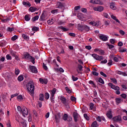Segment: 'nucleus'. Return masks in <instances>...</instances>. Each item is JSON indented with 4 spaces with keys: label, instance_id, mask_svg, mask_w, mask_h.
Segmentation results:
<instances>
[{
    "label": "nucleus",
    "instance_id": "2f4dec72",
    "mask_svg": "<svg viewBox=\"0 0 127 127\" xmlns=\"http://www.w3.org/2000/svg\"><path fill=\"white\" fill-rule=\"evenodd\" d=\"M60 29H62V30H63V31H68V29L63 27V26H60L59 27Z\"/></svg>",
    "mask_w": 127,
    "mask_h": 127
},
{
    "label": "nucleus",
    "instance_id": "864d4df0",
    "mask_svg": "<svg viewBox=\"0 0 127 127\" xmlns=\"http://www.w3.org/2000/svg\"><path fill=\"white\" fill-rule=\"evenodd\" d=\"M96 120L98 122H99V123H101V122H102V118L100 116H98L97 118H96Z\"/></svg>",
    "mask_w": 127,
    "mask_h": 127
},
{
    "label": "nucleus",
    "instance_id": "393cba45",
    "mask_svg": "<svg viewBox=\"0 0 127 127\" xmlns=\"http://www.w3.org/2000/svg\"><path fill=\"white\" fill-rule=\"evenodd\" d=\"M26 21H29L30 20V15L29 14H26L24 17Z\"/></svg>",
    "mask_w": 127,
    "mask_h": 127
},
{
    "label": "nucleus",
    "instance_id": "e2e57ef3",
    "mask_svg": "<svg viewBox=\"0 0 127 127\" xmlns=\"http://www.w3.org/2000/svg\"><path fill=\"white\" fill-rule=\"evenodd\" d=\"M121 96L122 97V98H123V99H126L127 98V94H125V93H123V94H122L121 95Z\"/></svg>",
    "mask_w": 127,
    "mask_h": 127
},
{
    "label": "nucleus",
    "instance_id": "338daca9",
    "mask_svg": "<svg viewBox=\"0 0 127 127\" xmlns=\"http://www.w3.org/2000/svg\"><path fill=\"white\" fill-rule=\"evenodd\" d=\"M90 108L91 110H93V109H94V103H91L90 104Z\"/></svg>",
    "mask_w": 127,
    "mask_h": 127
},
{
    "label": "nucleus",
    "instance_id": "774afa93",
    "mask_svg": "<svg viewBox=\"0 0 127 127\" xmlns=\"http://www.w3.org/2000/svg\"><path fill=\"white\" fill-rule=\"evenodd\" d=\"M70 100L72 102H75V101H76V97H74V96H71Z\"/></svg>",
    "mask_w": 127,
    "mask_h": 127
},
{
    "label": "nucleus",
    "instance_id": "c756f323",
    "mask_svg": "<svg viewBox=\"0 0 127 127\" xmlns=\"http://www.w3.org/2000/svg\"><path fill=\"white\" fill-rule=\"evenodd\" d=\"M96 4H100L102 5L104 4V2H103L101 0H96Z\"/></svg>",
    "mask_w": 127,
    "mask_h": 127
},
{
    "label": "nucleus",
    "instance_id": "1a4fd4ad",
    "mask_svg": "<svg viewBox=\"0 0 127 127\" xmlns=\"http://www.w3.org/2000/svg\"><path fill=\"white\" fill-rule=\"evenodd\" d=\"M113 121L116 123H119L122 121V116L121 115L115 116L113 118Z\"/></svg>",
    "mask_w": 127,
    "mask_h": 127
},
{
    "label": "nucleus",
    "instance_id": "2eb2a0df",
    "mask_svg": "<svg viewBox=\"0 0 127 127\" xmlns=\"http://www.w3.org/2000/svg\"><path fill=\"white\" fill-rule=\"evenodd\" d=\"M39 81L40 82V83H41V84H45V85H46L47 83H48V80L46 78L42 79L41 78H40Z\"/></svg>",
    "mask_w": 127,
    "mask_h": 127
},
{
    "label": "nucleus",
    "instance_id": "4d7b16f0",
    "mask_svg": "<svg viewBox=\"0 0 127 127\" xmlns=\"http://www.w3.org/2000/svg\"><path fill=\"white\" fill-rule=\"evenodd\" d=\"M107 46H108L109 49H113L115 46L113 45H110L109 44H107Z\"/></svg>",
    "mask_w": 127,
    "mask_h": 127
},
{
    "label": "nucleus",
    "instance_id": "0e129e2a",
    "mask_svg": "<svg viewBox=\"0 0 127 127\" xmlns=\"http://www.w3.org/2000/svg\"><path fill=\"white\" fill-rule=\"evenodd\" d=\"M81 11L82 12H83V13H86L87 9H86V8H82L81 9Z\"/></svg>",
    "mask_w": 127,
    "mask_h": 127
},
{
    "label": "nucleus",
    "instance_id": "bf43d9fd",
    "mask_svg": "<svg viewBox=\"0 0 127 127\" xmlns=\"http://www.w3.org/2000/svg\"><path fill=\"white\" fill-rule=\"evenodd\" d=\"M78 68L79 71H82L83 70V66L81 64H78Z\"/></svg>",
    "mask_w": 127,
    "mask_h": 127
},
{
    "label": "nucleus",
    "instance_id": "9d476101",
    "mask_svg": "<svg viewBox=\"0 0 127 127\" xmlns=\"http://www.w3.org/2000/svg\"><path fill=\"white\" fill-rule=\"evenodd\" d=\"M21 114H22L23 117H25V115L26 116L28 115V111L27 110V108H26V107H23L22 108Z\"/></svg>",
    "mask_w": 127,
    "mask_h": 127
},
{
    "label": "nucleus",
    "instance_id": "09e8293b",
    "mask_svg": "<svg viewBox=\"0 0 127 127\" xmlns=\"http://www.w3.org/2000/svg\"><path fill=\"white\" fill-rule=\"evenodd\" d=\"M121 53H124V52H127V49H122L119 51Z\"/></svg>",
    "mask_w": 127,
    "mask_h": 127
},
{
    "label": "nucleus",
    "instance_id": "72a5a7b5",
    "mask_svg": "<svg viewBox=\"0 0 127 127\" xmlns=\"http://www.w3.org/2000/svg\"><path fill=\"white\" fill-rule=\"evenodd\" d=\"M68 115L67 114H64V116H63L64 121H67V120L68 119Z\"/></svg>",
    "mask_w": 127,
    "mask_h": 127
},
{
    "label": "nucleus",
    "instance_id": "69168bd1",
    "mask_svg": "<svg viewBox=\"0 0 127 127\" xmlns=\"http://www.w3.org/2000/svg\"><path fill=\"white\" fill-rule=\"evenodd\" d=\"M92 74L94 75V76H99V73L96 71H92Z\"/></svg>",
    "mask_w": 127,
    "mask_h": 127
},
{
    "label": "nucleus",
    "instance_id": "f704fd0d",
    "mask_svg": "<svg viewBox=\"0 0 127 127\" xmlns=\"http://www.w3.org/2000/svg\"><path fill=\"white\" fill-rule=\"evenodd\" d=\"M20 72V70L18 68H15V75H18L19 73Z\"/></svg>",
    "mask_w": 127,
    "mask_h": 127
},
{
    "label": "nucleus",
    "instance_id": "f8f14e48",
    "mask_svg": "<svg viewBox=\"0 0 127 127\" xmlns=\"http://www.w3.org/2000/svg\"><path fill=\"white\" fill-rule=\"evenodd\" d=\"M106 116L107 118H108V119H110V120L111 119L113 118V111H112V110L110 109L107 111L106 113Z\"/></svg>",
    "mask_w": 127,
    "mask_h": 127
},
{
    "label": "nucleus",
    "instance_id": "f3484780",
    "mask_svg": "<svg viewBox=\"0 0 127 127\" xmlns=\"http://www.w3.org/2000/svg\"><path fill=\"white\" fill-rule=\"evenodd\" d=\"M58 8H63L65 6V3H62L61 2H58L57 3Z\"/></svg>",
    "mask_w": 127,
    "mask_h": 127
},
{
    "label": "nucleus",
    "instance_id": "de8ad7c7",
    "mask_svg": "<svg viewBox=\"0 0 127 127\" xmlns=\"http://www.w3.org/2000/svg\"><path fill=\"white\" fill-rule=\"evenodd\" d=\"M7 31H10V32H11V31H13L14 30V28H10V27H8L7 28Z\"/></svg>",
    "mask_w": 127,
    "mask_h": 127
},
{
    "label": "nucleus",
    "instance_id": "5701e85b",
    "mask_svg": "<svg viewBox=\"0 0 127 127\" xmlns=\"http://www.w3.org/2000/svg\"><path fill=\"white\" fill-rule=\"evenodd\" d=\"M22 4L23 5H25V6H31V4H30V2L27 1H23Z\"/></svg>",
    "mask_w": 127,
    "mask_h": 127
},
{
    "label": "nucleus",
    "instance_id": "7c9ffc66",
    "mask_svg": "<svg viewBox=\"0 0 127 127\" xmlns=\"http://www.w3.org/2000/svg\"><path fill=\"white\" fill-rule=\"evenodd\" d=\"M110 23H111V22L109 20H105L104 21V24L106 25V26H109V25H110Z\"/></svg>",
    "mask_w": 127,
    "mask_h": 127
},
{
    "label": "nucleus",
    "instance_id": "0eeeda50",
    "mask_svg": "<svg viewBox=\"0 0 127 127\" xmlns=\"http://www.w3.org/2000/svg\"><path fill=\"white\" fill-rule=\"evenodd\" d=\"M47 18H48L47 12L45 11V12H43L42 15H41L40 20V21H43L46 19H47Z\"/></svg>",
    "mask_w": 127,
    "mask_h": 127
},
{
    "label": "nucleus",
    "instance_id": "680f3d73",
    "mask_svg": "<svg viewBox=\"0 0 127 127\" xmlns=\"http://www.w3.org/2000/svg\"><path fill=\"white\" fill-rule=\"evenodd\" d=\"M72 81H75L78 80V77H75L74 75H72Z\"/></svg>",
    "mask_w": 127,
    "mask_h": 127
},
{
    "label": "nucleus",
    "instance_id": "6ab92c4d",
    "mask_svg": "<svg viewBox=\"0 0 127 127\" xmlns=\"http://www.w3.org/2000/svg\"><path fill=\"white\" fill-rule=\"evenodd\" d=\"M77 28L79 30V31H83V30H84V25L79 24L78 25Z\"/></svg>",
    "mask_w": 127,
    "mask_h": 127
},
{
    "label": "nucleus",
    "instance_id": "5fc2aeb1",
    "mask_svg": "<svg viewBox=\"0 0 127 127\" xmlns=\"http://www.w3.org/2000/svg\"><path fill=\"white\" fill-rule=\"evenodd\" d=\"M17 110L18 112H20L21 113L22 112V109L21 108V107H20V106H18L17 108Z\"/></svg>",
    "mask_w": 127,
    "mask_h": 127
},
{
    "label": "nucleus",
    "instance_id": "a18cd8bd",
    "mask_svg": "<svg viewBox=\"0 0 127 127\" xmlns=\"http://www.w3.org/2000/svg\"><path fill=\"white\" fill-rule=\"evenodd\" d=\"M83 116H84V118H85V119H86L87 121L90 120V118H89V117H88V115L84 114H83Z\"/></svg>",
    "mask_w": 127,
    "mask_h": 127
},
{
    "label": "nucleus",
    "instance_id": "a19ab883",
    "mask_svg": "<svg viewBox=\"0 0 127 127\" xmlns=\"http://www.w3.org/2000/svg\"><path fill=\"white\" fill-rule=\"evenodd\" d=\"M33 31H38L39 30V28L38 27H34L32 28Z\"/></svg>",
    "mask_w": 127,
    "mask_h": 127
},
{
    "label": "nucleus",
    "instance_id": "f03ea898",
    "mask_svg": "<svg viewBox=\"0 0 127 127\" xmlns=\"http://www.w3.org/2000/svg\"><path fill=\"white\" fill-rule=\"evenodd\" d=\"M24 58L26 60H31L33 64H35V59L33 57L30 56L28 53H25L24 54Z\"/></svg>",
    "mask_w": 127,
    "mask_h": 127
},
{
    "label": "nucleus",
    "instance_id": "49530a36",
    "mask_svg": "<svg viewBox=\"0 0 127 127\" xmlns=\"http://www.w3.org/2000/svg\"><path fill=\"white\" fill-rule=\"evenodd\" d=\"M99 25H100V21H96V22H94V26L98 27V26H99Z\"/></svg>",
    "mask_w": 127,
    "mask_h": 127
},
{
    "label": "nucleus",
    "instance_id": "052dcab7",
    "mask_svg": "<svg viewBox=\"0 0 127 127\" xmlns=\"http://www.w3.org/2000/svg\"><path fill=\"white\" fill-rule=\"evenodd\" d=\"M123 71H119V70H117L116 71V73L118 74V75H123Z\"/></svg>",
    "mask_w": 127,
    "mask_h": 127
},
{
    "label": "nucleus",
    "instance_id": "473e14b6",
    "mask_svg": "<svg viewBox=\"0 0 127 127\" xmlns=\"http://www.w3.org/2000/svg\"><path fill=\"white\" fill-rule=\"evenodd\" d=\"M17 79L19 82H21V81H23V76L22 75H20L18 77Z\"/></svg>",
    "mask_w": 127,
    "mask_h": 127
},
{
    "label": "nucleus",
    "instance_id": "a211bd4d",
    "mask_svg": "<svg viewBox=\"0 0 127 127\" xmlns=\"http://www.w3.org/2000/svg\"><path fill=\"white\" fill-rule=\"evenodd\" d=\"M29 10L31 11V12H34V11H36V10H38V9L35 7H30L29 9Z\"/></svg>",
    "mask_w": 127,
    "mask_h": 127
},
{
    "label": "nucleus",
    "instance_id": "603ef678",
    "mask_svg": "<svg viewBox=\"0 0 127 127\" xmlns=\"http://www.w3.org/2000/svg\"><path fill=\"white\" fill-rule=\"evenodd\" d=\"M65 90L68 94H71V90L68 87H65Z\"/></svg>",
    "mask_w": 127,
    "mask_h": 127
},
{
    "label": "nucleus",
    "instance_id": "4c0bfd02",
    "mask_svg": "<svg viewBox=\"0 0 127 127\" xmlns=\"http://www.w3.org/2000/svg\"><path fill=\"white\" fill-rule=\"evenodd\" d=\"M103 15L105 17V18H110V16H109V15L108 13L106 12H104L103 13Z\"/></svg>",
    "mask_w": 127,
    "mask_h": 127
},
{
    "label": "nucleus",
    "instance_id": "a878e982",
    "mask_svg": "<svg viewBox=\"0 0 127 127\" xmlns=\"http://www.w3.org/2000/svg\"><path fill=\"white\" fill-rule=\"evenodd\" d=\"M38 18H39V16L38 15H36L35 17H34L32 19V21L33 22H34V21H36V20H38Z\"/></svg>",
    "mask_w": 127,
    "mask_h": 127
},
{
    "label": "nucleus",
    "instance_id": "c85d7f7f",
    "mask_svg": "<svg viewBox=\"0 0 127 127\" xmlns=\"http://www.w3.org/2000/svg\"><path fill=\"white\" fill-rule=\"evenodd\" d=\"M49 97H50V95H49V93L48 92H46L45 93V98L46 100H48L49 99Z\"/></svg>",
    "mask_w": 127,
    "mask_h": 127
},
{
    "label": "nucleus",
    "instance_id": "13d9d810",
    "mask_svg": "<svg viewBox=\"0 0 127 127\" xmlns=\"http://www.w3.org/2000/svg\"><path fill=\"white\" fill-rule=\"evenodd\" d=\"M58 12V9H54L51 11V13H53V14H54L55 13H57Z\"/></svg>",
    "mask_w": 127,
    "mask_h": 127
},
{
    "label": "nucleus",
    "instance_id": "4468645a",
    "mask_svg": "<svg viewBox=\"0 0 127 127\" xmlns=\"http://www.w3.org/2000/svg\"><path fill=\"white\" fill-rule=\"evenodd\" d=\"M60 100L61 101V102L63 104H64V105H65V106H66V105H67V101L65 97H64L63 96H61L60 97Z\"/></svg>",
    "mask_w": 127,
    "mask_h": 127
},
{
    "label": "nucleus",
    "instance_id": "cd10ccee",
    "mask_svg": "<svg viewBox=\"0 0 127 127\" xmlns=\"http://www.w3.org/2000/svg\"><path fill=\"white\" fill-rule=\"evenodd\" d=\"M39 100L40 101H44V95L43 94H40L39 95Z\"/></svg>",
    "mask_w": 127,
    "mask_h": 127
},
{
    "label": "nucleus",
    "instance_id": "f257e3e1",
    "mask_svg": "<svg viewBox=\"0 0 127 127\" xmlns=\"http://www.w3.org/2000/svg\"><path fill=\"white\" fill-rule=\"evenodd\" d=\"M27 89L28 92L30 95H33L34 94V90L35 87H34V83L32 80H30L26 85Z\"/></svg>",
    "mask_w": 127,
    "mask_h": 127
},
{
    "label": "nucleus",
    "instance_id": "412c9836",
    "mask_svg": "<svg viewBox=\"0 0 127 127\" xmlns=\"http://www.w3.org/2000/svg\"><path fill=\"white\" fill-rule=\"evenodd\" d=\"M83 30H85L86 32L90 31V27L88 26L87 25H84Z\"/></svg>",
    "mask_w": 127,
    "mask_h": 127
},
{
    "label": "nucleus",
    "instance_id": "3c124183",
    "mask_svg": "<svg viewBox=\"0 0 127 127\" xmlns=\"http://www.w3.org/2000/svg\"><path fill=\"white\" fill-rule=\"evenodd\" d=\"M6 58L7 60H11V59H12L11 56H10L9 54H7L6 56Z\"/></svg>",
    "mask_w": 127,
    "mask_h": 127
},
{
    "label": "nucleus",
    "instance_id": "58836bf2",
    "mask_svg": "<svg viewBox=\"0 0 127 127\" xmlns=\"http://www.w3.org/2000/svg\"><path fill=\"white\" fill-rule=\"evenodd\" d=\"M111 80L116 85H117V84H118V81H117V79L116 78H111Z\"/></svg>",
    "mask_w": 127,
    "mask_h": 127
},
{
    "label": "nucleus",
    "instance_id": "6e6552de",
    "mask_svg": "<svg viewBox=\"0 0 127 127\" xmlns=\"http://www.w3.org/2000/svg\"><path fill=\"white\" fill-rule=\"evenodd\" d=\"M55 119L56 120V122L57 124H58L59 122H60V120H61V113H58L55 115Z\"/></svg>",
    "mask_w": 127,
    "mask_h": 127
},
{
    "label": "nucleus",
    "instance_id": "ea45409f",
    "mask_svg": "<svg viewBox=\"0 0 127 127\" xmlns=\"http://www.w3.org/2000/svg\"><path fill=\"white\" fill-rule=\"evenodd\" d=\"M18 37H17V36L16 35H14V36H13L11 40H12V41H14L15 40H16V39H17Z\"/></svg>",
    "mask_w": 127,
    "mask_h": 127
},
{
    "label": "nucleus",
    "instance_id": "37998d69",
    "mask_svg": "<svg viewBox=\"0 0 127 127\" xmlns=\"http://www.w3.org/2000/svg\"><path fill=\"white\" fill-rule=\"evenodd\" d=\"M100 75H101L102 76H103L105 78H107V74L104 73V72H103V71H100Z\"/></svg>",
    "mask_w": 127,
    "mask_h": 127
},
{
    "label": "nucleus",
    "instance_id": "c9c22d12",
    "mask_svg": "<svg viewBox=\"0 0 127 127\" xmlns=\"http://www.w3.org/2000/svg\"><path fill=\"white\" fill-rule=\"evenodd\" d=\"M17 99L18 101H22L23 100V98L22 95H19L17 97Z\"/></svg>",
    "mask_w": 127,
    "mask_h": 127
},
{
    "label": "nucleus",
    "instance_id": "423d86ee",
    "mask_svg": "<svg viewBox=\"0 0 127 127\" xmlns=\"http://www.w3.org/2000/svg\"><path fill=\"white\" fill-rule=\"evenodd\" d=\"M91 56L95 59V60L101 61V60H103L104 59V57L102 56H99L97 54H91Z\"/></svg>",
    "mask_w": 127,
    "mask_h": 127
},
{
    "label": "nucleus",
    "instance_id": "b1692460",
    "mask_svg": "<svg viewBox=\"0 0 127 127\" xmlns=\"http://www.w3.org/2000/svg\"><path fill=\"white\" fill-rule=\"evenodd\" d=\"M99 124L97 123V121L93 122L91 124V127H98Z\"/></svg>",
    "mask_w": 127,
    "mask_h": 127
},
{
    "label": "nucleus",
    "instance_id": "aec40b11",
    "mask_svg": "<svg viewBox=\"0 0 127 127\" xmlns=\"http://www.w3.org/2000/svg\"><path fill=\"white\" fill-rule=\"evenodd\" d=\"M115 101L117 103V104H119L121 103H122L123 102V101H124V99H123V98H116Z\"/></svg>",
    "mask_w": 127,
    "mask_h": 127
},
{
    "label": "nucleus",
    "instance_id": "c03bdc74",
    "mask_svg": "<svg viewBox=\"0 0 127 127\" xmlns=\"http://www.w3.org/2000/svg\"><path fill=\"white\" fill-rule=\"evenodd\" d=\"M98 82H99V83H101V84H105L104 80H103L101 77H99L98 79Z\"/></svg>",
    "mask_w": 127,
    "mask_h": 127
},
{
    "label": "nucleus",
    "instance_id": "79ce46f5",
    "mask_svg": "<svg viewBox=\"0 0 127 127\" xmlns=\"http://www.w3.org/2000/svg\"><path fill=\"white\" fill-rule=\"evenodd\" d=\"M47 22L48 24H49V25H51L53 24V23H54V21H51V20H48Z\"/></svg>",
    "mask_w": 127,
    "mask_h": 127
},
{
    "label": "nucleus",
    "instance_id": "e433bc0d",
    "mask_svg": "<svg viewBox=\"0 0 127 127\" xmlns=\"http://www.w3.org/2000/svg\"><path fill=\"white\" fill-rule=\"evenodd\" d=\"M65 23V21H60L58 22V24L59 25H64Z\"/></svg>",
    "mask_w": 127,
    "mask_h": 127
},
{
    "label": "nucleus",
    "instance_id": "39448f33",
    "mask_svg": "<svg viewBox=\"0 0 127 127\" xmlns=\"http://www.w3.org/2000/svg\"><path fill=\"white\" fill-rule=\"evenodd\" d=\"M99 37L100 40L104 42L108 41L109 39V36L103 34H101L99 36Z\"/></svg>",
    "mask_w": 127,
    "mask_h": 127
},
{
    "label": "nucleus",
    "instance_id": "4be33fe9",
    "mask_svg": "<svg viewBox=\"0 0 127 127\" xmlns=\"http://www.w3.org/2000/svg\"><path fill=\"white\" fill-rule=\"evenodd\" d=\"M22 36L24 38V39H25V40H26L27 41H28L29 40V37L27 36V35L22 34Z\"/></svg>",
    "mask_w": 127,
    "mask_h": 127
},
{
    "label": "nucleus",
    "instance_id": "8fccbe9b",
    "mask_svg": "<svg viewBox=\"0 0 127 127\" xmlns=\"http://www.w3.org/2000/svg\"><path fill=\"white\" fill-rule=\"evenodd\" d=\"M10 54L12 55V56L14 57L16 55V52H15L14 51H11Z\"/></svg>",
    "mask_w": 127,
    "mask_h": 127
},
{
    "label": "nucleus",
    "instance_id": "bb28decb",
    "mask_svg": "<svg viewBox=\"0 0 127 127\" xmlns=\"http://www.w3.org/2000/svg\"><path fill=\"white\" fill-rule=\"evenodd\" d=\"M110 8L112 9H114V10L117 9V7L115 5V4L114 3H111L110 4Z\"/></svg>",
    "mask_w": 127,
    "mask_h": 127
},
{
    "label": "nucleus",
    "instance_id": "ddd939ff",
    "mask_svg": "<svg viewBox=\"0 0 127 127\" xmlns=\"http://www.w3.org/2000/svg\"><path fill=\"white\" fill-rule=\"evenodd\" d=\"M29 68L31 70L32 73H35V74H36V73L38 72V71H37V68H36V67H35V66H30Z\"/></svg>",
    "mask_w": 127,
    "mask_h": 127
},
{
    "label": "nucleus",
    "instance_id": "dca6fc26",
    "mask_svg": "<svg viewBox=\"0 0 127 127\" xmlns=\"http://www.w3.org/2000/svg\"><path fill=\"white\" fill-rule=\"evenodd\" d=\"M73 117L74 118V122H75V123L77 122L78 121V117H79L78 113H77V112H74L73 113Z\"/></svg>",
    "mask_w": 127,
    "mask_h": 127
},
{
    "label": "nucleus",
    "instance_id": "6e6d98bb",
    "mask_svg": "<svg viewBox=\"0 0 127 127\" xmlns=\"http://www.w3.org/2000/svg\"><path fill=\"white\" fill-rule=\"evenodd\" d=\"M43 67L45 70H48V67L45 63H43Z\"/></svg>",
    "mask_w": 127,
    "mask_h": 127
},
{
    "label": "nucleus",
    "instance_id": "7ed1b4c3",
    "mask_svg": "<svg viewBox=\"0 0 127 127\" xmlns=\"http://www.w3.org/2000/svg\"><path fill=\"white\" fill-rule=\"evenodd\" d=\"M109 86L111 87V89H113V90H115L116 92L115 93L116 95H120L121 94V92L120 91V87L117 86L112 83H109L108 84Z\"/></svg>",
    "mask_w": 127,
    "mask_h": 127
},
{
    "label": "nucleus",
    "instance_id": "9b49d317",
    "mask_svg": "<svg viewBox=\"0 0 127 127\" xmlns=\"http://www.w3.org/2000/svg\"><path fill=\"white\" fill-rule=\"evenodd\" d=\"M93 10L95 11H99V12H102L104 10V7L102 6H99L93 8Z\"/></svg>",
    "mask_w": 127,
    "mask_h": 127
},
{
    "label": "nucleus",
    "instance_id": "20e7f679",
    "mask_svg": "<svg viewBox=\"0 0 127 127\" xmlns=\"http://www.w3.org/2000/svg\"><path fill=\"white\" fill-rule=\"evenodd\" d=\"M57 91V90L56 89V88H54L53 90L50 91V93L51 95V97H50L51 102H52L53 103H55L54 95H55V94H56Z\"/></svg>",
    "mask_w": 127,
    "mask_h": 127
}]
</instances>
